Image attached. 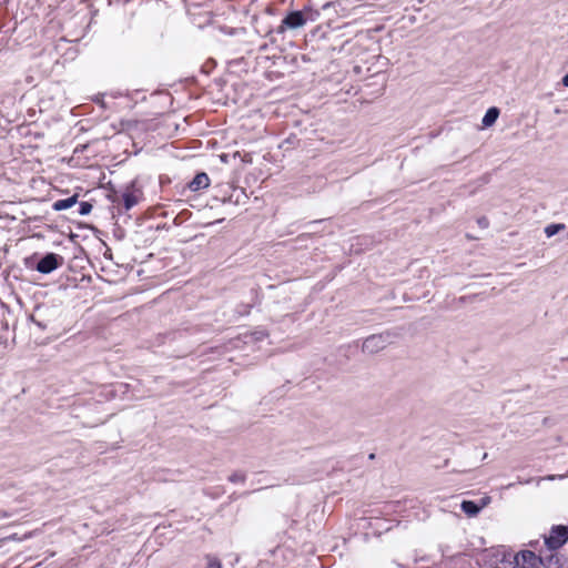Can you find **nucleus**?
Instances as JSON below:
<instances>
[{
  "label": "nucleus",
  "instance_id": "13",
  "mask_svg": "<svg viewBox=\"0 0 568 568\" xmlns=\"http://www.w3.org/2000/svg\"><path fill=\"white\" fill-rule=\"evenodd\" d=\"M206 566L205 568H223L222 562L219 558L212 555H207L206 557Z\"/></svg>",
  "mask_w": 568,
  "mask_h": 568
},
{
  "label": "nucleus",
  "instance_id": "17",
  "mask_svg": "<svg viewBox=\"0 0 568 568\" xmlns=\"http://www.w3.org/2000/svg\"><path fill=\"white\" fill-rule=\"evenodd\" d=\"M562 84L568 87V73L562 78Z\"/></svg>",
  "mask_w": 568,
  "mask_h": 568
},
{
  "label": "nucleus",
  "instance_id": "5",
  "mask_svg": "<svg viewBox=\"0 0 568 568\" xmlns=\"http://www.w3.org/2000/svg\"><path fill=\"white\" fill-rule=\"evenodd\" d=\"M62 262V256L55 253H48L38 262L36 270L42 274H49L61 266Z\"/></svg>",
  "mask_w": 568,
  "mask_h": 568
},
{
  "label": "nucleus",
  "instance_id": "19",
  "mask_svg": "<svg viewBox=\"0 0 568 568\" xmlns=\"http://www.w3.org/2000/svg\"><path fill=\"white\" fill-rule=\"evenodd\" d=\"M537 544H538V541H530V544H529V545H530L531 547H535Z\"/></svg>",
  "mask_w": 568,
  "mask_h": 568
},
{
  "label": "nucleus",
  "instance_id": "11",
  "mask_svg": "<svg viewBox=\"0 0 568 568\" xmlns=\"http://www.w3.org/2000/svg\"><path fill=\"white\" fill-rule=\"evenodd\" d=\"M122 199L125 210H131L134 205L138 204V197L132 191L126 190L122 194Z\"/></svg>",
  "mask_w": 568,
  "mask_h": 568
},
{
  "label": "nucleus",
  "instance_id": "6",
  "mask_svg": "<svg viewBox=\"0 0 568 568\" xmlns=\"http://www.w3.org/2000/svg\"><path fill=\"white\" fill-rule=\"evenodd\" d=\"M541 566L544 568H568V560L565 556L552 552L541 557Z\"/></svg>",
  "mask_w": 568,
  "mask_h": 568
},
{
  "label": "nucleus",
  "instance_id": "7",
  "mask_svg": "<svg viewBox=\"0 0 568 568\" xmlns=\"http://www.w3.org/2000/svg\"><path fill=\"white\" fill-rule=\"evenodd\" d=\"M209 185H210V178L204 172L197 173L193 178V180L187 184L189 189L192 192H197L200 190H204V189L209 187Z\"/></svg>",
  "mask_w": 568,
  "mask_h": 568
},
{
  "label": "nucleus",
  "instance_id": "16",
  "mask_svg": "<svg viewBox=\"0 0 568 568\" xmlns=\"http://www.w3.org/2000/svg\"><path fill=\"white\" fill-rule=\"evenodd\" d=\"M478 224H479L480 226H487V225H488V222H487V220H486L485 217H481V219H479V220H478Z\"/></svg>",
  "mask_w": 568,
  "mask_h": 568
},
{
  "label": "nucleus",
  "instance_id": "10",
  "mask_svg": "<svg viewBox=\"0 0 568 568\" xmlns=\"http://www.w3.org/2000/svg\"><path fill=\"white\" fill-rule=\"evenodd\" d=\"M462 510L473 517L476 516L480 511V507L473 500H464L460 505Z\"/></svg>",
  "mask_w": 568,
  "mask_h": 568
},
{
  "label": "nucleus",
  "instance_id": "20",
  "mask_svg": "<svg viewBox=\"0 0 568 568\" xmlns=\"http://www.w3.org/2000/svg\"><path fill=\"white\" fill-rule=\"evenodd\" d=\"M327 7H329V3L324 4L323 9H326Z\"/></svg>",
  "mask_w": 568,
  "mask_h": 568
},
{
  "label": "nucleus",
  "instance_id": "2",
  "mask_svg": "<svg viewBox=\"0 0 568 568\" xmlns=\"http://www.w3.org/2000/svg\"><path fill=\"white\" fill-rule=\"evenodd\" d=\"M544 540L550 551L561 548L568 541V525H554Z\"/></svg>",
  "mask_w": 568,
  "mask_h": 568
},
{
  "label": "nucleus",
  "instance_id": "3",
  "mask_svg": "<svg viewBox=\"0 0 568 568\" xmlns=\"http://www.w3.org/2000/svg\"><path fill=\"white\" fill-rule=\"evenodd\" d=\"M389 342V334H374L368 336L362 346L364 353L374 354L384 349Z\"/></svg>",
  "mask_w": 568,
  "mask_h": 568
},
{
  "label": "nucleus",
  "instance_id": "14",
  "mask_svg": "<svg viewBox=\"0 0 568 568\" xmlns=\"http://www.w3.org/2000/svg\"><path fill=\"white\" fill-rule=\"evenodd\" d=\"M246 480V476L242 471H235L232 475L229 476V481L233 484H243Z\"/></svg>",
  "mask_w": 568,
  "mask_h": 568
},
{
  "label": "nucleus",
  "instance_id": "21",
  "mask_svg": "<svg viewBox=\"0 0 568 568\" xmlns=\"http://www.w3.org/2000/svg\"><path fill=\"white\" fill-rule=\"evenodd\" d=\"M374 457H375V455H374V454H371V455H369V458H371V459H374Z\"/></svg>",
  "mask_w": 568,
  "mask_h": 568
},
{
  "label": "nucleus",
  "instance_id": "15",
  "mask_svg": "<svg viewBox=\"0 0 568 568\" xmlns=\"http://www.w3.org/2000/svg\"><path fill=\"white\" fill-rule=\"evenodd\" d=\"M92 211V204L89 202H81L79 205V214L88 215Z\"/></svg>",
  "mask_w": 568,
  "mask_h": 568
},
{
  "label": "nucleus",
  "instance_id": "4",
  "mask_svg": "<svg viewBox=\"0 0 568 568\" xmlns=\"http://www.w3.org/2000/svg\"><path fill=\"white\" fill-rule=\"evenodd\" d=\"M514 561L519 568H540L541 556H537L531 550H521L515 555Z\"/></svg>",
  "mask_w": 568,
  "mask_h": 568
},
{
  "label": "nucleus",
  "instance_id": "8",
  "mask_svg": "<svg viewBox=\"0 0 568 568\" xmlns=\"http://www.w3.org/2000/svg\"><path fill=\"white\" fill-rule=\"evenodd\" d=\"M77 202H78V194H74L68 199L57 200L55 202H53L52 209L57 212L68 210V209L72 207L74 204H77Z\"/></svg>",
  "mask_w": 568,
  "mask_h": 568
},
{
  "label": "nucleus",
  "instance_id": "18",
  "mask_svg": "<svg viewBox=\"0 0 568 568\" xmlns=\"http://www.w3.org/2000/svg\"><path fill=\"white\" fill-rule=\"evenodd\" d=\"M32 320H33V322H34L38 326H40V327H42V328H44V327H45V326H43L40 322L36 321L34 318H32Z\"/></svg>",
  "mask_w": 568,
  "mask_h": 568
},
{
  "label": "nucleus",
  "instance_id": "12",
  "mask_svg": "<svg viewBox=\"0 0 568 568\" xmlns=\"http://www.w3.org/2000/svg\"><path fill=\"white\" fill-rule=\"evenodd\" d=\"M565 229L566 225L564 223H552L545 227V234L547 237H551Z\"/></svg>",
  "mask_w": 568,
  "mask_h": 568
},
{
  "label": "nucleus",
  "instance_id": "9",
  "mask_svg": "<svg viewBox=\"0 0 568 568\" xmlns=\"http://www.w3.org/2000/svg\"><path fill=\"white\" fill-rule=\"evenodd\" d=\"M498 116H499V109L496 106H491L486 111V113L481 120V123L484 126H490L497 121Z\"/></svg>",
  "mask_w": 568,
  "mask_h": 568
},
{
  "label": "nucleus",
  "instance_id": "1",
  "mask_svg": "<svg viewBox=\"0 0 568 568\" xmlns=\"http://www.w3.org/2000/svg\"><path fill=\"white\" fill-rule=\"evenodd\" d=\"M321 16L318 9L310 4L303 7L302 10L290 11L281 21L276 32L282 34L286 30H296L304 27L307 22H315Z\"/></svg>",
  "mask_w": 568,
  "mask_h": 568
}]
</instances>
